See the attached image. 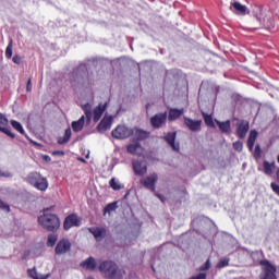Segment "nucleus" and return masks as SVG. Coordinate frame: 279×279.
<instances>
[{"instance_id": "obj_1", "label": "nucleus", "mask_w": 279, "mask_h": 279, "mask_svg": "<svg viewBox=\"0 0 279 279\" xmlns=\"http://www.w3.org/2000/svg\"><path fill=\"white\" fill-rule=\"evenodd\" d=\"M49 208L44 209V215L38 217V223L47 232H58L60 230V217L56 214L47 213Z\"/></svg>"}, {"instance_id": "obj_2", "label": "nucleus", "mask_w": 279, "mask_h": 279, "mask_svg": "<svg viewBox=\"0 0 279 279\" xmlns=\"http://www.w3.org/2000/svg\"><path fill=\"white\" fill-rule=\"evenodd\" d=\"M25 180L27 184H31V186H34L37 191H46L49 189V181L39 172L34 171L28 173Z\"/></svg>"}, {"instance_id": "obj_3", "label": "nucleus", "mask_w": 279, "mask_h": 279, "mask_svg": "<svg viewBox=\"0 0 279 279\" xmlns=\"http://www.w3.org/2000/svg\"><path fill=\"white\" fill-rule=\"evenodd\" d=\"M259 265L262 267V279H278V276L276 275L278 268L276 265L271 264L269 259H262Z\"/></svg>"}, {"instance_id": "obj_4", "label": "nucleus", "mask_w": 279, "mask_h": 279, "mask_svg": "<svg viewBox=\"0 0 279 279\" xmlns=\"http://www.w3.org/2000/svg\"><path fill=\"white\" fill-rule=\"evenodd\" d=\"M134 135V130L126 126L125 124H119L114 130L111 132V136L117 138V141H125V138H130V136Z\"/></svg>"}, {"instance_id": "obj_5", "label": "nucleus", "mask_w": 279, "mask_h": 279, "mask_svg": "<svg viewBox=\"0 0 279 279\" xmlns=\"http://www.w3.org/2000/svg\"><path fill=\"white\" fill-rule=\"evenodd\" d=\"M82 226V218L77 214H70L64 218L63 230L69 231L71 228H80Z\"/></svg>"}, {"instance_id": "obj_6", "label": "nucleus", "mask_w": 279, "mask_h": 279, "mask_svg": "<svg viewBox=\"0 0 279 279\" xmlns=\"http://www.w3.org/2000/svg\"><path fill=\"white\" fill-rule=\"evenodd\" d=\"M167 111L156 113L150 118V125L154 130H160V128H165L167 125Z\"/></svg>"}, {"instance_id": "obj_7", "label": "nucleus", "mask_w": 279, "mask_h": 279, "mask_svg": "<svg viewBox=\"0 0 279 279\" xmlns=\"http://www.w3.org/2000/svg\"><path fill=\"white\" fill-rule=\"evenodd\" d=\"M116 267H118V265L113 260H104L99 264L98 269L100 274H102L104 278L108 279Z\"/></svg>"}, {"instance_id": "obj_8", "label": "nucleus", "mask_w": 279, "mask_h": 279, "mask_svg": "<svg viewBox=\"0 0 279 279\" xmlns=\"http://www.w3.org/2000/svg\"><path fill=\"white\" fill-rule=\"evenodd\" d=\"M247 132H250V121L239 120L235 124V134L238 138H245L247 136Z\"/></svg>"}, {"instance_id": "obj_9", "label": "nucleus", "mask_w": 279, "mask_h": 279, "mask_svg": "<svg viewBox=\"0 0 279 279\" xmlns=\"http://www.w3.org/2000/svg\"><path fill=\"white\" fill-rule=\"evenodd\" d=\"M183 124L190 132H202V120H193L189 117H183Z\"/></svg>"}, {"instance_id": "obj_10", "label": "nucleus", "mask_w": 279, "mask_h": 279, "mask_svg": "<svg viewBox=\"0 0 279 279\" xmlns=\"http://www.w3.org/2000/svg\"><path fill=\"white\" fill-rule=\"evenodd\" d=\"M71 241L69 239H61L56 247H54V254H66L68 252H71Z\"/></svg>"}, {"instance_id": "obj_11", "label": "nucleus", "mask_w": 279, "mask_h": 279, "mask_svg": "<svg viewBox=\"0 0 279 279\" xmlns=\"http://www.w3.org/2000/svg\"><path fill=\"white\" fill-rule=\"evenodd\" d=\"M141 184L145 186V189H148L149 191L156 192V182H158V174L154 173L149 177H146L145 179H142Z\"/></svg>"}, {"instance_id": "obj_12", "label": "nucleus", "mask_w": 279, "mask_h": 279, "mask_svg": "<svg viewBox=\"0 0 279 279\" xmlns=\"http://www.w3.org/2000/svg\"><path fill=\"white\" fill-rule=\"evenodd\" d=\"M0 125H8V118H5L3 113H0ZM0 132H2V134H5L10 138H16V134L12 133L10 126H0Z\"/></svg>"}, {"instance_id": "obj_13", "label": "nucleus", "mask_w": 279, "mask_h": 279, "mask_svg": "<svg viewBox=\"0 0 279 279\" xmlns=\"http://www.w3.org/2000/svg\"><path fill=\"white\" fill-rule=\"evenodd\" d=\"M178 136V133L175 132H169L163 136V140L174 151H180V144H175V138Z\"/></svg>"}, {"instance_id": "obj_14", "label": "nucleus", "mask_w": 279, "mask_h": 279, "mask_svg": "<svg viewBox=\"0 0 279 279\" xmlns=\"http://www.w3.org/2000/svg\"><path fill=\"white\" fill-rule=\"evenodd\" d=\"M132 167L135 175L143 177L145 173H147V166L144 165L142 161L133 160Z\"/></svg>"}, {"instance_id": "obj_15", "label": "nucleus", "mask_w": 279, "mask_h": 279, "mask_svg": "<svg viewBox=\"0 0 279 279\" xmlns=\"http://www.w3.org/2000/svg\"><path fill=\"white\" fill-rule=\"evenodd\" d=\"M112 128V117L105 116L99 124L97 125V130L101 132H107V130H110Z\"/></svg>"}, {"instance_id": "obj_16", "label": "nucleus", "mask_w": 279, "mask_h": 279, "mask_svg": "<svg viewBox=\"0 0 279 279\" xmlns=\"http://www.w3.org/2000/svg\"><path fill=\"white\" fill-rule=\"evenodd\" d=\"M81 267L87 271H95L97 269V260L95 257H88L81 263Z\"/></svg>"}, {"instance_id": "obj_17", "label": "nucleus", "mask_w": 279, "mask_h": 279, "mask_svg": "<svg viewBox=\"0 0 279 279\" xmlns=\"http://www.w3.org/2000/svg\"><path fill=\"white\" fill-rule=\"evenodd\" d=\"M106 108H108L107 104H99L95 109H94V123H97L101 117H104V112H106Z\"/></svg>"}, {"instance_id": "obj_18", "label": "nucleus", "mask_w": 279, "mask_h": 279, "mask_svg": "<svg viewBox=\"0 0 279 279\" xmlns=\"http://www.w3.org/2000/svg\"><path fill=\"white\" fill-rule=\"evenodd\" d=\"M126 151L129 154H132V156H142L143 155V146H141V143L130 144L126 147Z\"/></svg>"}, {"instance_id": "obj_19", "label": "nucleus", "mask_w": 279, "mask_h": 279, "mask_svg": "<svg viewBox=\"0 0 279 279\" xmlns=\"http://www.w3.org/2000/svg\"><path fill=\"white\" fill-rule=\"evenodd\" d=\"M276 171V161H263V172L265 175H274V172Z\"/></svg>"}, {"instance_id": "obj_20", "label": "nucleus", "mask_w": 279, "mask_h": 279, "mask_svg": "<svg viewBox=\"0 0 279 279\" xmlns=\"http://www.w3.org/2000/svg\"><path fill=\"white\" fill-rule=\"evenodd\" d=\"M88 231L90 232V234H93L96 241H99L100 239L106 238V228H100V227L89 228Z\"/></svg>"}, {"instance_id": "obj_21", "label": "nucleus", "mask_w": 279, "mask_h": 279, "mask_svg": "<svg viewBox=\"0 0 279 279\" xmlns=\"http://www.w3.org/2000/svg\"><path fill=\"white\" fill-rule=\"evenodd\" d=\"M215 123L218 125V128H219L220 132H222V134H230V132H232L230 120H227L225 122L215 120Z\"/></svg>"}, {"instance_id": "obj_22", "label": "nucleus", "mask_w": 279, "mask_h": 279, "mask_svg": "<svg viewBox=\"0 0 279 279\" xmlns=\"http://www.w3.org/2000/svg\"><path fill=\"white\" fill-rule=\"evenodd\" d=\"M256 138H258V131L252 130L247 138V147L250 151H254V145L256 144Z\"/></svg>"}, {"instance_id": "obj_23", "label": "nucleus", "mask_w": 279, "mask_h": 279, "mask_svg": "<svg viewBox=\"0 0 279 279\" xmlns=\"http://www.w3.org/2000/svg\"><path fill=\"white\" fill-rule=\"evenodd\" d=\"M230 10L234 14H245V12H247V7L241 4L240 2H231Z\"/></svg>"}, {"instance_id": "obj_24", "label": "nucleus", "mask_w": 279, "mask_h": 279, "mask_svg": "<svg viewBox=\"0 0 279 279\" xmlns=\"http://www.w3.org/2000/svg\"><path fill=\"white\" fill-rule=\"evenodd\" d=\"M182 114H184V109L171 108L169 110L168 120L178 121Z\"/></svg>"}, {"instance_id": "obj_25", "label": "nucleus", "mask_w": 279, "mask_h": 279, "mask_svg": "<svg viewBox=\"0 0 279 279\" xmlns=\"http://www.w3.org/2000/svg\"><path fill=\"white\" fill-rule=\"evenodd\" d=\"M124 276H125V270L123 268H119V266H117L114 268L113 272L110 274L108 279H123Z\"/></svg>"}, {"instance_id": "obj_26", "label": "nucleus", "mask_w": 279, "mask_h": 279, "mask_svg": "<svg viewBox=\"0 0 279 279\" xmlns=\"http://www.w3.org/2000/svg\"><path fill=\"white\" fill-rule=\"evenodd\" d=\"M72 130L73 132H82L84 130V116L77 121L72 122Z\"/></svg>"}, {"instance_id": "obj_27", "label": "nucleus", "mask_w": 279, "mask_h": 279, "mask_svg": "<svg viewBox=\"0 0 279 279\" xmlns=\"http://www.w3.org/2000/svg\"><path fill=\"white\" fill-rule=\"evenodd\" d=\"M27 274H28L29 278H33V279H47V278H49V275H39L38 271H36V267L29 268L27 270Z\"/></svg>"}, {"instance_id": "obj_28", "label": "nucleus", "mask_w": 279, "mask_h": 279, "mask_svg": "<svg viewBox=\"0 0 279 279\" xmlns=\"http://www.w3.org/2000/svg\"><path fill=\"white\" fill-rule=\"evenodd\" d=\"M69 141H71V129L65 130L64 136L58 137V144L65 145V143H69Z\"/></svg>"}, {"instance_id": "obj_29", "label": "nucleus", "mask_w": 279, "mask_h": 279, "mask_svg": "<svg viewBox=\"0 0 279 279\" xmlns=\"http://www.w3.org/2000/svg\"><path fill=\"white\" fill-rule=\"evenodd\" d=\"M202 117L205 121V125H207V128H215V121L213 120V116L206 113V112H202Z\"/></svg>"}, {"instance_id": "obj_30", "label": "nucleus", "mask_w": 279, "mask_h": 279, "mask_svg": "<svg viewBox=\"0 0 279 279\" xmlns=\"http://www.w3.org/2000/svg\"><path fill=\"white\" fill-rule=\"evenodd\" d=\"M82 108L84 110L87 121H90V119H93V107L90 106V104L87 102V104L83 105Z\"/></svg>"}, {"instance_id": "obj_31", "label": "nucleus", "mask_w": 279, "mask_h": 279, "mask_svg": "<svg viewBox=\"0 0 279 279\" xmlns=\"http://www.w3.org/2000/svg\"><path fill=\"white\" fill-rule=\"evenodd\" d=\"M11 125L13 129L16 130V132H20V134L25 135V129H23V124H21V122L16 121V120H12Z\"/></svg>"}, {"instance_id": "obj_32", "label": "nucleus", "mask_w": 279, "mask_h": 279, "mask_svg": "<svg viewBox=\"0 0 279 279\" xmlns=\"http://www.w3.org/2000/svg\"><path fill=\"white\" fill-rule=\"evenodd\" d=\"M56 243H58V234H56V233H50V234L48 235L47 246H48V247H53V245H56Z\"/></svg>"}, {"instance_id": "obj_33", "label": "nucleus", "mask_w": 279, "mask_h": 279, "mask_svg": "<svg viewBox=\"0 0 279 279\" xmlns=\"http://www.w3.org/2000/svg\"><path fill=\"white\" fill-rule=\"evenodd\" d=\"M148 136H149V133H147V131H143V130L135 131V137L137 141H145Z\"/></svg>"}, {"instance_id": "obj_34", "label": "nucleus", "mask_w": 279, "mask_h": 279, "mask_svg": "<svg viewBox=\"0 0 279 279\" xmlns=\"http://www.w3.org/2000/svg\"><path fill=\"white\" fill-rule=\"evenodd\" d=\"M253 157L255 160H260V158H263V149L260 148V144H256Z\"/></svg>"}, {"instance_id": "obj_35", "label": "nucleus", "mask_w": 279, "mask_h": 279, "mask_svg": "<svg viewBox=\"0 0 279 279\" xmlns=\"http://www.w3.org/2000/svg\"><path fill=\"white\" fill-rule=\"evenodd\" d=\"M109 186H111V189L113 191H121V189H123V186H121L119 184V182L117 181L116 178H112L110 181H109Z\"/></svg>"}, {"instance_id": "obj_36", "label": "nucleus", "mask_w": 279, "mask_h": 279, "mask_svg": "<svg viewBox=\"0 0 279 279\" xmlns=\"http://www.w3.org/2000/svg\"><path fill=\"white\" fill-rule=\"evenodd\" d=\"M114 210H117V203H110L104 208V215L106 213H114Z\"/></svg>"}, {"instance_id": "obj_37", "label": "nucleus", "mask_w": 279, "mask_h": 279, "mask_svg": "<svg viewBox=\"0 0 279 279\" xmlns=\"http://www.w3.org/2000/svg\"><path fill=\"white\" fill-rule=\"evenodd\" d=\"M210 267H211L210 258H208V259L205 262V264L198 268V271H201V272L204 274V271H208V270L210 269Z\"/></svg>"}, {"instance_id": "obj_38", "label": "nucleus", "mask_w": 279, "mask_h": 279, "mask_svg": "<svg viewBox=\"0 0 279 279\" xmlns=\"http://www.w3.org/2000/svg\"><path fill=\"white\" fill-rule=\"evenodd\" d=\"M228 265H230V259H221L216 267L217 269H223V267H228Z\"/></svg>"}, {"instance_id": "obj_39", "label": "nucleus", "mask_w": 279, "mask_h": 279, "mask_svg": "<svg viewBox=\"0 0 279 279\" xmlns=\"http://www.w3.org/2000/svg\"><path fill=\"white\" fill-rule=\"evenodd\" d=\"M233 149L235 151H243V142L236 141L233 143Z\"/></svg>"}, {"instance_id": "obj_40", "label": "nucleus", "mask_w": 279, "mask_h": 279, "mask_svg": "<svg viewBox=\"0 0 279 279\" xmlns=\"http://www.w3.org/2000/svg\"><path fill=\"white\" fill-rule=\"evenodd\" d=\"M5 58L10 60L12 58V41L9 43L5 49Z\"/></svg>"}, {"instance_id": "obj_41", "label": "nucleus", "mask_w": 279, "mask_h": 279, "mask_svg": "<svg viewBox=\"0 0 279 279\" xmlns=\"http://www.w3.org/2000/svg\"><path fill=\"white\" fill-rule=\"evenodd\" d=\"M0 209L5 210V213H10V205L0 199Z\"/></svg>"}, {"instance_id": "obj_42", "label": "nucleus", "mask_w": 279, "mask_h": 279, "mask_svg": "<svg viewBox=\"0 0 279 279\" xmlns=\"http://www.w3.org/2000/svg\"><path fill=\"white\" fill-rule=\"evenodd\" d=\"M270 187L272 189L274 193L279 197V185L276 182H271Z\"/></svg>"}, {"instance_id": "obj_43", "label": "nucleus", "mask_w": 279, "mask_h": 279, "mask_svg": "<svg viewBox=\"0 0 279 279\" xmlns=\"http://www.w3.org/2000/svg\"><path fill=\"white\" fill-rule=\"evenodd\" d=\"M23 58L19 54H15L13 58H12V62H14V64H21Z\"/></svg>"}, {"instance_id": "obj_44", "label": "nucleus", "mask_w": 279, "mask_h": 279, "mask_svg": "<svg viewBox=\"0 0 279 279\" xmlns=\"http://www.w3.org/2000/svg\"><path fill=\"white\" fill-rule=\"evenodd\" d=\"M31 254H32V251H29V250L24 251L22 254V260L27 259L28 256H31Z\"/></svg>"}, {"instance_id": "obj_45", "label": "nucleus", "mask_w": 279, "mask_h": 279, "mask_svg": "<svg viewBox=\"0 0 279 279\" xmlns=\"http://www.w3.org/2000/svg\"><path fill=\"white\" fill-rule=\"evenodd\" d=\"M26 92L32 93V78H28L26 83Z\"/></svg>"}, {"instance_id": "obj_46", "label": "nucleus", "mask_w": 279, "mask_h": 279, "mask_svg": "<svg viewBox=\"0 0 279 279\" xmlns=\"http://www.w3.org/2000/svg\"><path fill=\"white\" fill-rule=\"evenodd\" d=\"M52 156H64V150H54L52 151Z\"/></svg>"}, {"instance_id": "obj_47", "label": "nucleus", "mask_w": 279, "mask_h": 279, "mask_svg": "<svg viewBox=\"0 0 279 279\" xmlns=\"http://www.w3.org/2000/svg\"><path fill=\"white\" fill-rule=\"evenodd\" d=\"M0 175H1L2 178H12V174H11L10 172H3V171H1V170H0Z\"/></svg>"}, {"instance_id": "obj_48", "label": "nucleus", "mask_w": 279, "mask_h": 279, "mask_svg": "<svg viewBox=\"0 0 279 279\" xmlns=\"http://www.w3.org/2000/svg\"><path fill=\"white\" fill-rule=\"evenodd\" d=\"M44 160H46V162H51V157H49V155H45Z\"/></svg>"}, {"instance_id": "obj_49", "label": "nucleus", "mask_w": 279, "mask_h": 279, "mask_svg": "<svg viewBox=\"0 0 279 279\" xmlns=\"http://www.w3.org/2000/svg\"><path fill=\"white\" fill-rule=\"evenodd\" d=\"M87 279H95V277H93V276H89V277H87Z\"/></svg>"}]
</instances>
